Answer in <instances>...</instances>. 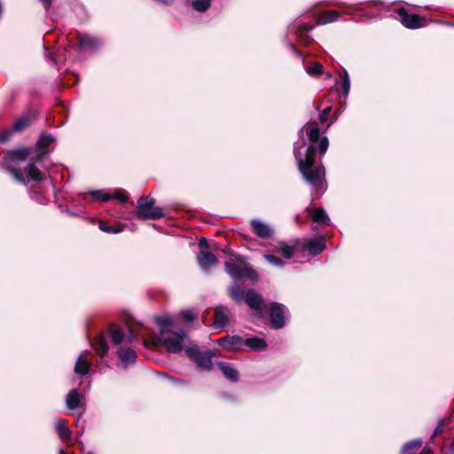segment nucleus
Wrapping results in <instances>:
<instances>
[{
  "label": "nucleus",
  "mask_w": 454,
  "mask_h": 454,
  "mask_svg": "<svg viewBox=\"0 0 454 454\" xmlns=\"http://www.w3.org/2000/svg\"><path fill=\"white\" fill-rule=\"evenodd\" d=\"M324 74L326 79H331L333 77V75L330 72L325 73Z\"/></svg>",
  "instance_id": "nucleus-50"
},
{
  "label": "nucleus",
  "mask_w": 454,
  "mask_h": 454,
  "mask_svg": "<svg viewBox=\"0 0 454 454\" xmlns=\"http://www.w3.org/2000/svg\"><path fill=\"white\" fill-rule=\"evenodd\" d=\"M396 13L401 23L407 28L416 29L424 26L423 19L417 14H409L404 7H399Z\"/></svg>",
  "instance_id": "nucleus-10"
},
{
  "label": "nucleus",
  "mask_w": 454,
  "mask_h": 454,
  "mask_svg": "<svg viewBox=\"0 0 454 454\" xmlns=\"http://www.w3.org/2000/svg\"><path fill=\"white\" fill-rule=\"evenodd\" d=\"M442 421L441 420L432 434V436H431L432 439H434V437L438 436L439 434H441L442 433L443 429L442 427Z\"/></svg>",
  "instance_id": "nucleus-45"
},
{
  "label": "nucleus",
  "mask_w": 454,
  "mask_h": 454,
  "mask_svg": "<svg viewBox=\"0 0 454 454\" xmlns=\"http://www.w3.org/2000/svg\"><path fill=\"white\" fill-rule=\"evenodd\" d=\"M91 345L101 357H104L108 352V344L102 334L94 342H91Z\"/></svg>",
  "instance_id": "nucleus-27"
},
{
  "label": "nucleus",
  "mask_w": 454,
  "mask_h": 454,
  "mask_svg": "<svg viewBox=\"0 0 454 454\" xmlns=\"http://www.w3.org/2000/svg\"><path fill=\"white\" fill-rule=\"evenodd\" d=\"M308 74L317 76L323 74V66L318 62H314L311 66L305 67Z\"/></svg>",
  "instance_id": "nucleus-38"
},
{
  "label": "nucleus",
  "mask_w": 454,
  "mask_h": 454,
  "mask_svg": "<svg viewBox=\"0 0 454 454\" xmlns=\"http://www.w3.org/2000/svg\"><path fill=\"white\" fill-rule=\"evenodd\" d=\"M56 141V138L47 132H43L36 143L38 152L36 154V160H42L47 154L48 150L47 147L50 146L51 144H53Z\"/></svg>",
  "instance_id": "nucleus-14"
},
{
  "label": "nucleus",
  "mask_w": 454,
  "mask_h": 454,
  "mask_svg": "<svg viewBox=\"0 0 454 454\" xmlns=\"http://www.w3.org/2000/svg\"><path fill=\"white\" fill-rule=\"evenodd\" d=\"M419 454H433L432 450L428 447H424Z\"/></svg>",
  "instance_id": "nucleus-47"
},
{
  "label": "nucleus",
  "mask_w": 454,
  "mask_h": 454,
  "mask_svg": "<svg viewBox=\"0 0 454 454\" xmlns=\"http://www.w3.org/2000/svg\"><path fill=\"white\" fill-rule=\"evenodd\" d=\"M112 341L114 345L125 342V333L121 329H111Z\"/></svg>",
  "instance_id": "nucleus-35"
},
{
  "label": "nucleus",
  "mask_w": 454,
  "mask_h": 454,
  "mask_svg": "<svg viewBox=\"0 0 454 454\" xmlns=\"http://www.w3.org/2000/svg\"><path fill=\"white\" fill-rule=\"evenodd\" d=\"M291 48L294 51V52H295L297 55H300V53L298 52V51L296 50V48L294 45H291Z\"/></svg>",
  "instance_id": "nucleus-51"
},
{
  "label": "nucleus",
  "mask_w": 454,
  "mask_h": 454,
  "mask_svg": "<svg viewBox=\"0 0 454 454\" xmlns=\"http://www.w3.org/2000/svg\"><path fill=\"white\" fill-rule=\"evenodd\" d=\"M103 45V41L90 35H79V50L96 51Z\"/></svg>",
  "instance_id": "nucleus-12"
},
{
  "label": "nucleus",
  "mask_w": 454,
  "mask_h": 454,
  "mask_svg": "<svg viewBox=\"0 0 454 454\" xmlns=\"http://www.w3.org/2000/svg\"><path fill=\"white\" fill-rule=\"evenodd\" d=\"M31 199L34 201H35V202H37L39 204H42V205L45 204L46 201H47L45 196L42 192H31Z\"/></svg>",
  "instance_id": "nucleus-42"
},
{
  "label": "nucleus",
  "mask_w": 454,
  "mask_h": 454,
  "mask_svg": "<svg viewBox=\"0 0 454 454\" xmlns=\"http://www.w3.org/2000/svg\"><path fill=\"white\" fill-rule=\"evenodd\" d=\"M211 4V0H192V6L194 10L203 12L207 11Z\"/></svg>",
  "instance_id": "nucleus-36"
},
{
  "label": "nucleus",
  "mask_w": 454,
  "mask_h": 454,
  "mask_svg": "<svg viewBox=\"0 0 454 454\" xmlns=\"http://www.w3.org/2000/svg\"><path fill=\"white\" fill-rule=\"evenodd\" d=\"M340 19V13L336 11L328 10L324 12L317 19V25H325L335 22Z\"/></svg>",
  "instance_id": "nucleus-26"
},
{
  "label": "nucleus",
  "mask_w": 454,
  "mask_h": 454,
  "mask_svg": "<svg viewBox=\"0 0 454 454\" xmlns=\"http://www.w3.org/2000/svg\"><path fill=\"white\" fill-rule=\"evenodd\" d=\"M287 308L278 302H272L270 309V321L272 328L281 329L286 325Z\"/></svg>",
  "instance_id": "nucleus-9"
},
{
  "label": "nucleus",
  "mask_w": 454,
  "mask_h": 454,
  "mask_svg": "<svg viewBox=\"0 0 454 454\" xmlns=\"http://www.w3.org/2000/svg\"><path fill=\"white\" fill-rule=\"evenodd\" d=\"M207 353H212V357H213V356H218L219 352L217 349H210V350H207Z\"/></svg>",
  "instance_id": "nucleus-49"
},
{
  "label": "nucleus",
  "mask_w": 454,
  "mask_h": 454,
  "mask_svg": "<svg viewBox=\"0 0 454 454\" xmlns=\"http://www.w3.org/2000/svg\"><path fill=\"white\" fill-rule=\"evenodd\" d=\"M69 215H76L75 214L72 213V212H68Z\"/></svg>",
  "instance_id": "nucleus-53"
},
{
  "label": "nucleus",
  "mask_w": 454,
  "mask_h": 454,
  "mask_svg": "<svg viewBox=\"0 0 454 454\" xmlns=\"http://www.w3.org/2000/svg\"><path fill=\"white\" fill-rule=\"evenodd\" d=\"M83 395L79 393L77 389H72L68 392L66 397V405L69 410L82 409L79 418L83 414L85 407L82 403Z\"/></svg>",
  "instance_id": "nucleus-16"
},
{
  "label": "nucleus",
  "mask_w": 454,
  "mask_h": 454,
  "mask_svg": "<svg viewBox=\"0 0 454 454\" xmlns=\"http://www.w3.org/2000/svg\"><path fill=\"white\" fill-rule=\"evenodd\" d=\"M216 343L226 350L232 351L241 349L245 340L239 335H227L216 340Z\"/></svg>",
  "instance_id": "nucleus-11"
},
{
  "label": "nucleus",
  "mask_w": 454,
  "mask_h": 454,
  "mask_svg": "<svg viewBox=\"0 0 454 454\" xmlns=\"http://www.w3.org/2000/svg\"><path fill=\"white\" fill-rule=\"evenodd\" d=\"M329 142L320 135L317 121H309L299 131L294 144V155L303 179L311 187L314 198L318 199L327 190L325 168L321 162L328 149Z\"/></svg>",
  "instance_id": "nucleus-1"
},
{
  "label": "nucleus",
  "mask_w": 454,
  "mask_h": 454,
  "mask_svg": "<svg viewBox=\"0 0 454 454\" xmlns=\"http://www.w3.org/2000/svg\"><path fill=\"white\" fill-rule=\"evenodd\" d=\"M30 125V120L27 116H22L20 119H18L12 128L9 130H6L4 134L0 136V141L4 142L9 139L10 136L12 132H20L22 131L24 129L28 127Z\"/></svg>",
  "instance_id": "nucleus-20"
},
{
  "label": "nucleus",
  "mask_w": 454,
  "mask_h": 454,
  "mask_svg": "<svg viewBox=\"0 0 454 454\" xmlns=\"http://www.w3.org/2000/svg\"><path fill=\"white\" fill-rule=\"evenodd\" d=\"M137 333L133 330L129 329L128 333H125V342L131 343L137 339Z\"/></svg>",
  "instance_id": "nucleus-44"
},
{
  "label": "nucleus",
  "mask_w": 454,
  "mask_h": 454,
  "mask_svg": "<svg viewBox=\"0 0 454 454\" xmlns=\"http://www.w3.org/2000/svg\"><path fill=\"white\" fill-rule=\"evenodd\" d=\"M26 172L29 180L41 181L43 178L41 170L35 165V163H29L26 168Z\"/></svg>",
  "instance_id": "nucleus-29"
},
{
  "label": "nucleus",
  "mask_w": 454,
  "mask_h": 454,
  "mask_svg": "<svg viewBox=\"0 0 454 454\" xmlns=\"http://www.w3.org/2000/svg\"><path fill=\"white\" fill-rule=\"evenodd\" d=\"M200 252L197 255L198 263L202 270H208L218 263V259L209 250V246L206 238H201L199 241Z\"/></svg>",
  "instance_id": "nucleus-7"
},
{
  "label": "nucleus",
  "mask_w": 454,
  "mask_h": 454,
  "mask_svg": "<svg viewBox=\"0 0 454 454\" xmlns=\"http://www.w3.org/2000/svg\"><path fill=\"white\" fill-rule=\"evenodd\" d=\"M312 28L313 27L310 26L299 24L296 27L294 26L290 29L296 35V36L301 40L302 43L308 44L311 41L310 32Z\"/></svg>",
  "instance_id": "nucleus-21"
},
{
  "label": "nucleus",
  "mask_w": 454,
  "mask_h": 454,
  "mask_svg": "<svg viewBox=\"0 0 454 454\" xmlns=\"http://www.w3.org/2000/svg\"><path fill=\"white\" fill-rule=\"evenodd\" d=\"M268 251L280 254L285 260L292 259L295 254L294 247L285 241H277L276 244L270 245Z\"/></svg>",
  "instance_id": "nucleus-15"
},
{
  "label": "nucleus",
  "mask_w": 454,
  "mask_h": 454,
  "mask_svg": "<svg viewBox=\"0 0 454 454\" xmlns=\"http://www.w3.org/2000/svg\"><path fill=\"white\" fill-rule=\"evenodd\" d=\"M228 258L224 262L225 272L238 283L243 278L250 280H257L258 275L256 271L247 265V258L244 255L235 254L233 252L224 251Z\"/></svg>",
  "instance_id": "nucleus-2"
},
{
  "label": "nucleus",
  "mask_w": 454,
  "mask_h": 454,
  "mask_svg": "<svg viewBox=\"0 0 454 454\" xmlns=\"http://www.w3.org/2000/svg\"><path fill=\"white\" fill-rule=\"evenodd\" d=\"M90 354V351L84 350L79 355L75 361L74 372L80 378L86 376L90 371L91 363L87 358V356Z\"/></svg>",
  "instance_id": "nucleus-13"
},
{
  "label": "nucleus",
  "mask_w": 454,
  "mask_h": 454,
  "mask_svg": "<svg viewBox=\"0 0 454 454\" xmlns=\"http://www.w3.org/2000/svg\"><path fill=\"white\" fill-rule=\"evenodd\" d=\"M158 3L163 4H170L173 3L174 0H155Z\"/></svg>",
  "instance_id": "nucleus-48"
},
{
  "label": "nucleus",
  "mask_w": 454,
  "mask_h": 454,
  "mask_svg": "<svg viewBox=\"0 0 454 454\" xmlns=\"http://www.w3.org/2000/svg\"><path fill=\"white\" fill-rule=\"evenodd\" d=\"M312 219L314 222L319 224H328L330 219L324 208H317L312 214Z\"/></svg>",
  "instance_id": "nucleus-31"
},
{
  "label": "nucleus",
  "mask_w": 454,
  "mask_h": 454,
  "mask_svg": "<svg viewBox=\"0 0 454 454\" xmlns=\"http://www.w3.org/2000/svg\"><path fill=\"white\" fill-rule=\"evenodd\" d=\"M339 85V82H335V86ZM340 85L342 88L343 90V96L347 98L348 96L349 90H350V80L348 76V73L346 69H343V76H341V82H340Z\"/></svg>",
  "instance_id": "nucleus-33"
},
{
  "label": "nucleus",
  "mask_w": 454,
  "mask_h": 454,
  "mask_svg": "<svg viewBox=\"0 0 454 454\" xmlns=\"http://www.w3.org/2000/svg\"><path fill=\"white\" fill-rule=\"evenodd\" d=\"M99 229L106 233H120L123 231V227L108 226L104 222L99 223Z\"/></svg>",
  "instance_id": "nucleus-41"
},
{
  "label": "nucleus",
  "mask_w": 454,
  "mask_h": 454,
  "mask_svg": "<svg viewBox=\"0 0 454 454\" xmlns=\"http://www.w3.org/2000/svg\"><path fill=\"white\" fill-rule=\"evenodd\" d=\"M117 355L124 369L135 364L137 359L136 351L130 348H119Z\"/></svg>",
  "instance_id": "nucleus-18"
},
{
  "label": "nucleus",
  "mask_w": 454,
  "mask_h": 454,
  "mask_svg": "<svg viewBox=\"0 0 454 454\" xmlns=\"http://www.w3.org/2000/svg\"><path fill=\"white\" fill-rule=\"evenodd\" d=\"M244 345L247 346L254 351H262L267 348V342L263 339L258 337L246 339Z\"/></svg>",
  "instance_id": "nucleus-25"
},
{
  "label": "nucleus",
  "mask_w": 454,
  "mask_h": 454,
  "mask_svg": "<svg viewBox=\"0 0 454 454\" xmlns=\"http://www.w3.org/2000/svg\"><path fill=\"white\" fill-rule=\"evenodd\" d=\"M59 454H67L63 449L59 450Z\"/></svg>",
  "instance_id": "nucleus-52"
},
{
  "label": "nucleus",
  "mask_w": 454,
  "mask_h": 454,
  "mask_svg": "<svg viewBox=\"0 0 454 454\" xmlns=\"http://www.w3.org/2000/svg\"><path fill=\"white\" fill-rule=\"evenodd\" d=\"M185 353L199 367L205 370L212 369V353L201 352L196 345L188 346Z\"/></svg>",
  "instance_id": "nucleus-8"
},
{
  "label": "nucleus",
  "mask_w": 454,
  "mask_h": 454,
  "mask_svg": "<svg viewBox=\"0 0 454 454\" xmlns=\"http://www.w3.org/2000/svg\"><path fill=\"white\" fill-rule=\"evenodd\" d=\"M40 2L43 4V7L46 10H49L51 4V0H40Z\"/></svg>",
  "instance_id": "nucleus-46"
},
{
  "label": "nucleus",
  "mask_w": 454,
  "mask_h": 454,
  "mask_svg": "<svg viewBox=\"0 0 454 454\" xmlns=\"http://www.w3.org/2000/svg\"><path fill=\"white\" fill-rule=\"evenodd\" d=\"M30 154V150L28 148H22L18 150L11 151L7 153L5 156V164L4 168L11 174L13 178L20 183V184H26L25 178L23 177L22 174L14 168L13 167L10 166V163H19L22 160H25Z\"/></svg>",
  "instance_id": "nucleus-5"
},
{
  "label": "nucleus",
  "mask_w": 454,
  "mask_h": 454,
  "mask_svg": "<svg viewBox=\"0 0 454 454\" xmlns=\"http://www.w3.org/2000/svg\"><path fill=\"white\" fill-rule=\"evenodd\" d=\"M331 110H332V107L328 106L325 109H324L322 111V113L319 114V121L321 123H325L327 121L328 116L331 113Z\"/></svg>",
  "instance_id": "nucleus-43"
},
{
  "label": "nucleus",
  "mask_w": 454,
  "mask_h": 454,
  "mask_svg": "<svg viewBox=\"0 0 454 454\" xmlns=\"http://www.w3.org/2000/svg\"><path fill=\"white\" fill-rule=\"evenodd\" d=\"M112 195V199L117 200L121 203H127L129 201V193L123 189H116Z\"/></svg>",
  "instance_id": "nucleus-39"
},
{
  "label": "nucleus",
  "mask_w": 454,
  "mask_h": 454,
  "mask_svg": "<svg viewBox=\"0 0 454 454\" xmlns=\"http://www.w3.org/2000/svg\"><path fill=\"white\" fill-rule=\"evenodd\" d=\"M325 239L319 237L315 239H310L307 244V250L312 255H317L325 248Z\"/></svg>",
  "instance_id": "nucleus-23"
},
{
  "label": "nucleus",
  "mask_w": 454,
  "mask_h": 454,
  "mask_svg": "<svg viewBox=\"0 0 454 454\" xmlns=\"http://www.w3.org/2000/svg\"><path fill=\"white\" fill-rule=\"evenodd\" d=\"M56 432L61 440H69L72 435V432L67 427V421L63 419H57L55 421Z\"/></svg>",
  "instance_id": "nucleus-24"
},
{
  "label": "nucleus",
  "mask_w": 454,
  "mask_h": 454,
  "mask_svg": "<svg viewBox=\"0 0 454 454\" xmlns=\"http://www.w3.org/2000/svg\"><path fill=\"white\" fill-rule=\"evenodd\" d=\"M157 325L160 328V335H166L172 332L169 327L172 326V320L169 317H161L157 318Z\"/></svg>",
  "instance_id": "nucleus-28"
},
{
  "label": "nucleus",
  "mask_w": 454,
  "mask_h": 454,
  "mask_svg": "<svg viewBox=\"0 0 454 454\" xmlns=\"http://www.w3.org/2000/svg\"><path fill=\"white\" fill-rule=\"evenodd\" d=\"M251 226L253 232L261 239H269L273 234V230L271 227L261 220H251Z\"/></svg>",
  "instance_id": "nucleus-19"
},
{
  "label": "nucleus",
  "mask_w": 454,
  "mask_h": 454,
  "mask_svg": "<svg viewBox=\"0 0 454 454\" xmlns=\"http://www.w3.org/2000/svg\"><path fill=\"white\" fill-rule=\"evenodd\" d=\"M230 311L227 307L219 305L215 308L213 326L215 329H223L229 324Z\"/></svg>",
  "instance_id": "nucleus-17"
},
{
  "label": "nucleus",
  "mask_w": 454,
  "mask_h": 454,
  "mask_svg": "<svg viewBox=\"0 0 454 454\" xmlns=\"http://www.w3.org/2000/svg\"><path fill=\"white\" fill-rule=\"evenodd\" d=\"M89 193L98 201L106 202L112 199L111 193L104 190L90 191Z\"/></svg>",
  "instance_id": "nucleus-34"
},
{
  "label": "nucleus",
  "mask_w": 454,
  "mask_h": 454,
  "mask_svg": "<svg viewBox=\"0 0 454 454\" xmlns=\"http://www.w3.org/2000/svg\"><path fill=\"white\" fill-rule=\"evenodd\" d=\"M86 454H94V453H93V452H91V451H89V452H87Z\"/></svg>",
  "instance_id": "nucleus-54"
},
{
  "label": "nucleus",
  "mask_w": 454,
  "mask_h": 454,
  "mask_svg": "<svg viewBox=\"0 0 454 454\" xmlns=\"http://www.w3.org/2000/svg\"><path fill=\"white\" fill-rule=\"evenodd\" d=\"M180 317H182V319L184 321H185L187 323H192L197 319L198 313H196L192 309H186V310L181 311Z\"/></svg>",
  "instance_id": "nucleus-40"
},
{
  "label": "nucleus",
  "mask_w": 454,
  "mask_h": 454,
  "mask_svg": "<svg viewBox=\"0 0 454 454\" xmlns=\"http://www.w3.org/2000/svg\"><path fill=\"white\" fill-rule=\"evenodd\" d=\"M158 340L168 353L173 354L179 353L184 348L192 346L187 333L183 329L172 331L166 335H159Z\"/></svg>",
  "instance_id": "nucleus-3"
},
{
  "label": "nucleus",
  "mask_w": 454,
  "mask_h": 454,
  "mask_svg": "<svg viewBox=\"0 0 454 454\" xmlns=\"http://www.w3.org/2000/svg\"><path fill=\"white\" fill-rule=\"evenodd\" d=\"M263 258L272 266L276 268H283L286 265V262L279 258L277 254L269 253L263 255Z\"/></svg>",
  "instance_id": "nucleus-32"
},
{
  "label": "nucleus",
  "mask_w": 454,
  "mask_h": 454,
  "mask_svg": "<svg viewBox=\"0 0 454 454\" xmlns=\"http://www.w3.org/2000/svg\"><path fill=\"white\" fill-rule=\"evenodd\" d=\"M420 438L413 439L407 442L401 449L402 454H410L412 450H419L422 446Z\"/></svg>",
  "instance_id": "nucleus-30"
},
{
  "label": "nucleus",
  "mask_w": 454,
  "mask_h": 454,
  "mask_svg": "<svg viewBox=\"0 0 454 454\" xmlns=\"http://www.w3.org/2000/svg\"><path fill=\"white\" fill-rule=\"evenodd\" d=\"M216 365L219 367L224 377L231 382H237L239 378V373L233 365L226 362H217Z\"/></svg>",
  "instance_id": "nucleus-22"
},
{
  "label": "nucleus",
  "mask_w": 454,
  "mask_h": 454,
  "mask_svg": "<svg viewBox=\"0 0 454 454\" xmlns=\"http://www.w3.org/2000/svg\"><path fill=\"white\" fill-rule=\"evenodd\" d=\"M155 200L153 198L140 197L137 200V211L136 215L140 219H160L163 217L164 213L159 207H154Z\"/></svg>",
  "instance_id": "nucleus-6"
},
{
  "label": "nucleus",
  "mask_w": 454,
  "mask_h": 454,
  "mask_svg": "<svg viewBox=\"0 0 454 454\" xmlns=\"http://www.w3.org/2000/svg\"><path fill=\"white\" fill-rule=\"evenodd\" d=\"M229 295L236 301L239 302L245 300L250 309L254 310H261L263 299L261 294L254 290L250 289L244 293L239 283H233L228 289Z\"/></svg>",
  "instance_id": "nucleus-4"
},
{
  "label": "nucleus",
  "mask_w": 454,
  "mask_h": 454,
  "mask_svg": "<svg viewBox=\"0 0 454 454\" xmlns=\"http://www.w3.org/2000/svg\"><path fill=\"white\" fill-rule=\"evenodd\" d=\"M373 7L377 11H380L383 8V4L380 1H373L370 4L368 8ZM364 17L368 19H372L376 17V14H373L369 9L364 10ZM379 14H377L378 16Z\"/></svg>",
  "instance_id": "nucleus-37"
}]
</instances>
